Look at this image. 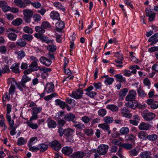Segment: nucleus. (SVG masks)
Returning <instances> with one entry per match:
<instances>
[{
	"mask_svg": "<svg viewBox=\"0 0 158 158\" xmlns=\"http://www.w3.org/2000/svg\"><path fill=\"white\" fill-rule=\"evenodd\" d=\"M23 31L25 33L29 34H32L33 32V30L31 28L28 26L25 27L23 28Z\"/></svg>",
	"mask_w": 158,
	"mask_h": 158,
	"instance_id": "obj_49",
	"label": "nucleus"
},
{
	"mask_svg": "<svg viewBox=\"0 0 158 158\" xmlns=\"http://www.w3.org/2000/svg\"><path fill=\"white\" fill-rule=\"evenodd\" d=\"M107 113L106 110L104 109H101L98 111V114L99 116L101 117H104Z\"/></svg>",
	"mask_w": 158,
	"mask_h": 158,
	"instance_id": "obj_45",
	"label": "nucleus"
},
{
	"mask_svg": "<svg viewBox=\"0 0 158 158\" xmlns=\"http://www.w3.org/2000/svg\"><path fill=\"white\" fill-rule=\"evenodd\" d=\"M84 153L82 151H77L74 152L70 157L71 158H82L84 156Z\"/></svg>",
	"mask_w": 158,
	"mask_h": 158,
	"instance_id": "obj_15",
	"label": "nucleus"
},
{
	"mask_svg": "<svg viewBox=\"0 0 158 158\" xmlns=\"http://www.w3.org/2000/svg\"><path fill=\"white\" fill-rule=\"evenodd\" d=\"M151 127V125L144 122L140 123L138 127L139 129L140 130H148L150 129Z\"/></svg>",
	"mask_w": 158,
	"mask_h": 158,
	"instance_id": "obj_14",
	"label": "nucleus"
},
{
	"mask_svg": "<svg viewBox=\"0 0 158 158\" xmlns=\"http://www.w3.org/2000/svg\"><path fill=\"white\" fill-rule=\"evenodd\" d=\"M67 102L72 107H74L76 105L75 101L71 98H66Z\"/></svg>",
	"mask_w": 158,
	"mask_h": 158,
	"instance_id": "obj_46",
	"label": "nucleus"
},
{
	"mask_svg": "<svg viewBox=\"0 0 158 158\" xmlns=\"http://www.w3.org/2000/svg\"><path fill=\"white\" fill-rule=\"evenodd\" d=\"M65 24L64 22L61 20H58L55 24L56 30L60 31H61L64 27Z\"/></svg>",
	"mask_w": 158,
	"mask_h": 158,
	"instance_id": "obj_13",
	"label": "nucleus"
},
{
	"mask_svg": "<svg viewBox=\"0 0 158 158\" xmlns=\"http://www.w3.org/2000/svg\"><path fill=\"white\" fill-rule=\"evenodd\" d=\"M143 117L144 119L147 121L149 122L152 120L155 117V114L148 112L147 110H144L143 112Z\"/></svg>",
	"mask_w": 158,
	"mask_h": 158,
	"instance_id": "obj_4",
	"label": "nucleus"
},
{
	"mask_svg": "<svg viewBox=\"0 0 158 158\" xmlns=\"http://www.w3.org/2000/svg\"><path fill=\"white\" fill-rule=\"evenodd\" d=\"M0 52L2 54H6L7 52L6 47L4 45H2L0 46Z\"/></svg>",
	"mask_w": 158,
	"mask_h": 158,
	"instance_id": "obj_61",
	"label": "nucleus"
},
{
	"mask_svg": "<svg viewBox=\"0 0 158 158\" xmlns=\"http://www.w3.org/2000/svg\"><path fill=\"white\" fill-rule=\"evenodd\" d=\"M32 121L30 120V118L29 120H28L26 122V123L27 126L33 129H37L38 127L37 124L36 123H33L31 121Z\"/></svg>",
	"mask_w": 158,
	"mask_h": 158,
	"instance_id": "obj_19",
	"label": "nucleus"
},
{
	"mask_svg": "<svg viewBox=\"0 0 158 158\" xmlns=\"http://www.w3.org/2000/svg\"><path fill=\"white\" fill-rule=\"evenodd\" d=\"M129 131V128L127 127H123L120 130L119 132L121 135H127Z\"/></svg>",
	"mask_w": 158,
	"mask_h": 158,
	"instance_id": "obj_39",
	"label": "nucleus"
},
{
	"mask_svg": "<svg viewBox=\"0 0 158 158\" xmlns=\"http://www.w3.org/2000/svg\"><path fill=\"white\" fill-rule=\"evenodd\" d=\"M6 119L9 123L10 128L14 127V121L13 120H11V116L10 115H6Z\"/></svg>",
	"mask_w": 158,
	"mask_h": 158,
	"instance_id": "obj_38",
	"label": "nucleus"
},
{
	"mask_svg": "<svg viewBox=\"0 0 158 158\" xmlns=\"http://www.w3.org/2000/svg\"><path fill=\"white\" fill-rule=\"evenodd\" d=\"M83 94V90L80 88L77 89L76 91H73L71 94L70 95V96L76 99H80L82 98V95Z\"/></svg>",
	"mask_w": 158,
	"mask_h": 158,
	"instance_id": "obj_6",
	"label": "nucleus"
},
{
	"mask_svg": "<svg viewBox=\"0 0 158 158\" xmlns=\"http://www.w3.org/2000/svg\"><path fill=\"white\" fill-rule=\"evenodd\" d=\"M81 119L85 124H88L92 119L87 116H84L81 117Z\"/></svg>",
	"mask_w": 158,
	"mask_h": 158,
	"instance_id": "obj_43",
	"label": "nucleus"
},
{
	"mask_svg": "<svg viewBox=\"0 0 158 158\" xmlns=\"http://www.w3.org/2000/svg\"><path fill=\"white\" fill-rule=\"evenodd\" d=\"M103 121L105 123L108 124L112 123L114 121V120L112 117L107 116L103 118Z\"/></svg>",
	"mask_w": 158,
	"mask_h": 158,
	"instance_id": "obj_32",
	"label": "nucleus"
},
{
	"mask_svg": "<svg viewBox=\"0 0 158 158\" xmlns=\"http://www.w3.org/2000/svg\"><path fill=\"white\" fill-rule=\"evenodd\" d=\"M50 16L52 19L57 20L58 21L60 19L59 14L56 11H52L50 14Z\"/></svg>",
	"mask_w": 158,
	"mask_h": 158,
	"instance_id": "obj_18",
	"label": "nucleus"
},
{
	"mask_svg": "<svg viewBox=\"0 0 158 158\" xmlns=\"http://www.w3.org/2000/svg\"><path fill=\"white\" fill-rule=\"evenodd\" d=\"M136 137L133 135L129 134L126 135L125 136V139L127 141H130L131 143H134Z\"/></svg>",
	"mask_w": 158,
	"mask_h": 158,
	"instance_id": "obj_16",
	"label": "nucleus"
},
{
	"mask_svg": "<svg viewBox=\"0 0 158 158\" xmlns=\"http://www.w3.org/2000/svg\"><path fill=\"white\" fill-rule=\"evenodd\" d=\"M31 80V78H30L27 75H24L23 76L21 80V81L25 84L28 81Z\"/></svg>",
	"mask_w": 158,
	"mask_h": 158,
	"instance_id": "obj_54",
	"label": "nucleus"
},
{
	"mask_svg": "<svg viewBox=\"0 0 158 158\" xmlns=\"http://www.w3.org/2000/svg\"><path fill=\"white\" fill-rule=\"evenodd\" d=\"M85 134L88 136H91L94 134L93 130L91 129H86L84 130Z\"/></svg>",
	"mask_w": 158,
	"mask_h": 158,
	"instance_id": "obj_51",
	"label": "nucleus"
},
{
	"mask_svg": "<svg viewBox=\"0 0 158 158\" xmlns=\"http://www.w3.org/2000/svg\"><path fill=\"white\" fill-rule=\"evenodd\" d=\"M147 104L150 106V108L152 110L156 109L158 108V102L154 101L153 99H149L146 102Z\"/></svg>",
	"mask_w": 158,
	"mask_h": 158,
	"instance_id": "obj_11",
	"label": "nucleus"
},
{
	"mask_svg": "<svg viewBox=\"0 0 158 158\" xmlns=\"http://www.w3.org/2000/svg\"><path fill=\"white\" fill-rule=\"evenodd\" d=\"M19 64L15 63L13 64L10 69L12 71L15 73H18L19 72Z\"/></svg>",
	"mask_w": 158,
	"mask_h": 158,
	"instance_id": "obj_22",
	"label": "nucleus"
},
{
	"mask_svg": "<svg viewBox=\"0 0 158 158\" xmlns=\"http://www.w3.org/2000/svg\"><path fill=\"white\" fill-rule=\"evenodd\" d=\"M115 56L117 57V60H115V61L117 63L122 64L123 58L122 55L120 54L119 52H117L115 54Z\"/></svg>",
	"mask_w": 158,
	"mask_h": 158,
	"instance_id": "obj_21",
	"label": "nucleus"
},
{
	"mask_svg": "<svg viewBox=\"0 0 158 158\" xmlns=\"http://www.w3.org/2000/svg\"><path fill=\"white\" fill-rule=\"evenodd\" d=\"M138 137L141 139H145L147 138V134L144 131H141L138 134Z\"/></svg>",
	"mask_w": 158,
	"mask_h": 158,
	"instance_id": "obj_34",
	"label": "nucleus"
},
{
	"mask_svg": "<svg viewBox=\"0 0 158 158\" xmlns=\"http://www.w3.org/2000/svg\"><path fill=\"white\" fill-rule=\"evenodd\" d=\"M17 45L21 47H24L25 46L27 42L23 39L20 38L16 42Z\"/></svg>",
	"mask_w": 158,
	"mask_h": 158,
	"instance_id": "obj_25",
	"label": "nucleus"
},
{
	"mask_svg": "<svg viewBox=\"0 0 158 158\" xmlns=\"http://www.w3.org/2000/svg\"><path fill=\"white\" fill-rule=\"evenodd\" d=\"M106 108L113 112H116L118 110V108L117 106L113 104L107 105Z\"/></svg>",
	"mask_w": 158,
	"mask_h": 158,
	"instance_id": "obj_28",
	"label": "nucleus"
},
{
	"mask_svg": "<svg viewBox=\"0 0 158 158\" xmlns=\"http://www.w3.org/2000/svg\"><path fill=\"white\" fill-rule=\"evenodd\" d=\"M33 18H34V21L33 22L34 23L35 22H38L40 21L42 19L41 16L38 14H35L33 16Z\"/></svg>",
	"mask_w": 158,
	"mask_h": 158,
	"instance_id": "obj_55",
	"label": "nucleus"
},
{
	"mask_svg": "<svg viewBox=\"0 0 158 158\" xmlns=\"http://www.w3.org/2000/svg\"><path fill=\"white\" fill-rule=\"evenodd\" d=\"M75 118V115L72 113H69L64 116V118L67 121H73V120Z\"/></svg>",
	"mask_w": 158,
	"mask_h": 158,
	"instance_id": "obj_26",
	"label": "nucleus"
},
{
	"mask_svg": "<svg viewBox=\"0 0 158 158\" xmlns=\"http://www.w3.org/2000/svg\"><path fill=\"white\" fill-rule=\"evenodd\" d=\"M58 120V125L60 127H63L66 123V121L63 119H60Z\"/></svg>",
	"mask_w": 158,
	"mask_h": 158,
	"instance_id": "obj_64",
	"label": "nucleus"
},
{
	"mask_svg": "<svg viewBox=\"0 0 158 158\" xmlns=\"http://www.w3.org/2000/svg\"><path fill=\"white\" fill-rule=\"evenodd\" d=\"M108 148L107 145H102L99 146L97 149L98 153L100 155H104L107 153Z\"/></svg>",
	"mask_w": 158,
	"mask_h": 158,
	"instance_id": "obj_10",
	"label": "nucleus"
},
{
	"mask_svg": "<svg viewBox=\"0 0 158 158\" xmlns=\"http://www.w3.org/2000/svg\"><path fill=\"white\" fill-rule=\"evenodd\" d=\"M121 146L127 150H130L132 148V144L129 143H123L121 145Z\"/></svg>",
	"mask_w": 158,
	"mask_h": 158,
	"instance_id": "obj_47",
	"label": "nucleus"
},
{
	"mask_svg": "<svg viewBox=\"0 0 158 158\" xmlns=\"http://www.w3.org/2000/svg\"><path fill=\"white\" fill-rule=\"evenodd\" d=\"M136 103L133 102H128L125 104V106L127 107H129L131 109H135L136 107Z\"/></svg>",
	"mask_w": 158,
	"mask_h": 158,
	"instance_id": "obj_36",
	"label": "nucleus"
},
{
	"mask_svg": "<svg viewBox=\"0 0 158 158\" xmlns=\"http://www.w3.org/2000/svg\"><path fill=\"white\" fill-rule=\"evenodd\" d=\"M27 141L25 140L24 138L23 137L19 138L17 140V144L18 146H21L25 144Z\"/></svg>",
	"mask_w": 158,
	"mask_h": 158,
	"instance_id": "obj_42",
	"label": "nucleus"
},
{
	"mask_svg": "<svg viewBox=\"0 0 158 158\" xmlns=\"http://www.w3.org/2000/svg\"><path fill=\"white\" fill-rule=\"evenodd\" d=\"M136 95V92L133 90H130L128 94L126 97V101H127L133 102V101L135 102V101Z\"/></svg>",
	"mask_w": 158,
	"mask_h": 158,
	"instance_id": "obj_8",
	"label": "nucleus"
},
{
	"mask_svg": "<svg viewBox=\"0 0 158 158\" xmlns=\"http://www.w3.org/2000/svg\"><path fill=\"white\" fill-rule=\"evenodd\" d=\"M114 77L118 79L120 82H125L126 81L125 78L123 77L122 75L116 74L114 76Z\"/></svg>",
	"mask_w": 158,
	"mask_h": 158,
	"instance_id": "obj_57",
	"label": "nucleus"
},
{
	"mask_svg": "<svg viewBox=\"0 0 158 158\" xmlns=\"http://www.w3.org/2000/svg\"><path fill=\"white\" fill-rule=\"evenodd\" d=\"M56 49V46L54 45H49L47 47V49L49 52H54Z\"/></svg>",
	"mask_w": 158,
	"mask_h": 158,
	"instance_id": "obj_52",
	"label": "nucleus"
},
{
	"mask_svg": "<svg viewBox=\"0 0 158 158\" xmlns=\"http://www.w3.org/2000/svg\"><path fill=\"white\" fill-rule=\"evenodd\" d=\"M22 37L24 40H26L28 42H31L33 38L32 35L26 34L23 35Z\"/></svg>",
	"mask_w": 158,
	"mask_h": 158,
	"instance_id": "obj_35",
	"label": "nucleus"
},
{
	"mask_svg": "<svg viewBox=\"0 0 158 158\" xmlns=\"http://www.w3.org/2000/svg\"><path fill=\"white\" fill-rule=\"evenodd\" d=\"M22 23V19L19 18L13 20L12 22V24L15 26H18L21 25Z\"/></svg>",
	"mask_w": 158,
	"mask_h": 158,
	"instance_id": "obj_31",
	"label": "nucleus"
},
{
	"mask_svg": "<svg viewBox=\"0 0 158 158\" xmlns=\"http://www.w3.org/2000/svg\"><path fill=\"white\" fill-rule=\"evenodd\" d=\"M7 31L8 32V37L9 39L12 41L15 40L17 35L14 32H15L17 33L18 32L17 31L14 29L12 28H10L7 30Z\"/></svg>",
	"mask_w": 158,
	"mask_h": 158,
	"instance_id": "obj_7",
	"label": "nucleus"
},
{
	"mask_svg": "<svg viewBox=\"0 0 158 158\" xmlns=\"http://www.w3.org/2000/svg\"><path fill=\"white\" fill-rule=\"evenodd\" d=\"M23 13L24 15L23 19L27 23H29L31 22V18L33 15L32 11L28 9H24L23 11Z\"/></svg>",
	"mask_w": 158,
	"mask_h": 158,
	"instance_id": "obj_1",
	"label": "nucleus"
},
{
	"mask_svg": "<svg viewBox=\"0 0 158 158\" xmlns=\"http://www.w3.org/2000/svg\"><path fill=\"white\" fill-rule=\"evenodd\" d=\"M64 112L63 111H60L56 115L55 118L56 120L61 119L62 118L64 117Z\"/></svg>",
	"mask_w": 158,
	"mask_h": 158,
	"instance_id": "obj_59",
	"label": "nucleus"
},
{
	"mask_svg": "<svg viewBox=\"0 0 158 158\" xmlns=\"http://www.w3.org/2000/svg\"><path fill=\"white\" fill-rule=\"evenodd\" d=\"M16 85H17L18 88L21 91L23 90V89H25L26 87L25 84L22 81L18 84L17 83Z\"/></svg>",
	"mask_w": 158,
	"mask_h": 158,
	"instance_id": "obj_53",
	"label": "nucleus"
},
{
	"mask_svg": "<svg viewBox=\"0 0 158 158\" xmlns=\"http://www.w3.org/2000/svg\"><path fill=\"white\" fill-rule=\"evenodd\" d=\"M62 151L63 153L66 155H69L72 152L73 149L70 147H65L62 148Z\"/></svg>",
	"mask_w": 158,
	"mask_h": 158,
	"instance_id": "obj_20",
	"label": "nucleus"
},
{
	"mask_svg": "<svg viewBox=\"0 0 158 158\" xmlns=\"http://www.w3.org/2000/svg\"><path fill=\"white\" fill-rule=\"evenodd\" d=\"M54 88V85L52 82L48 83L46 84L45 87V91L48 93L52 92Z\"/></svg>",
	"mask_w": 158,
	"mask_h": 158,
	"instance_id": "obj_17",
	"label": "nucleus"
},
{
	"mask_svg": "<svg viewBox=\"0 0 158 158\" xmlns=\"http://www.w3.org/2000/svg\"><path fill=\"white\" fill-rule=\"evenodd\" d=\"M158 138V136L155 134H152L148 135L147 136V139L150 140L154 141L157 139Z\"/></svg>",
	"mask_w": 158,
	"mask_h": 158,
	"instance_id": "obj_48",
	"label": "nucleus"
},
{
	"mask_svg": "<svg viewBox=\"0 0 158 158\" xmlns=\"http://www.w3.org/2000/svg\"><path fill=\"white\" fill-rule=\"evenodd\" d=\"M42 110V108L40 107H33L31 111L32 114L30 118V120H36L38 118V114Z\"/></svg>",
	"mask_w": 158,
	"mask_h": 158,
	"instance_id": "obj_3",
	"label": "nucleus"
},
{
	"mask_svg": "<svg viewBox=\"0 0 158 158\" xmlns=\"http://www.w3.org/2000/svg\"><path fill=\"white\" fill-rule=\"evenodd\" d=\"M54 6L58 9L62 10L63 11H64L65 9L64 6H63L61 4L58 2H55L53 3Z\"/></svg>",
	"mask_w": 158,
	"mask_h": 158,
	"instance_id": "obj_30",
	"label": "nucleus"
},
{
	"mask_svg": "<svg viewBox=\"0 0 158 158\" xmlns=\"http://www.w3.org/2000/svg\"><path fill=\"white\" fill-rule=\"evenodd\" d=\"M16 54L17 55V58L20 60L25 57L26 55L25 52L23 50L17 52Z\"/></svg>",
	"mask_w": 158,
	"mask_h": 158,
	"instance_id": "obj_40",
	"label": "nucleus"
},
{
	"mask_svg": "<svg viewBox=\"0 0 158 158\" xmlns=\"http://www.w3.org/2000/svg\"><path fill=\"white\" fill-rule=\"evenodd\" d=\"M138 93L139 95L141 97H144L146 96L147 94H146L144 91L142 90L141 89L139 88L137 90Z\"/></svg>",
	"mask_w": 158,
	"mask_h": 158,
	"instance_id": "obj_56",
	"label": "nucleus"
},
{
	"mask_svg": "<svg viewBox=\"0 0 158 158\" xmlns=\"http://www.w3.org/2000/svg\"><path fill=\"white\" fill-rule=\"evenodd\" d=\"M9 84H11V85L9 89V94L11 95V98H13L12 95L14 94L15 90V85H17V82L14 78L9 79L8 81Z\"/></svg>",
	"mask_w": 158,
	"mask_h": 158,
	"instance_id": "obj_5",
	"label": "nucleus"
},
{
	"mask_svg": "<svg viewBox=\"0 0 158 158\" xmlns=\"http://www.w3.org/2000/svg\"><path fill=\"white\" fill-rule=\"evenodd\" d=\"M15 5L22 8H24L29 6L31 2L30 0H14Z\"/></svg>",
	"mask_w": 158,
	"mask_h": 158,
	"instance_id": "obj_2",
	"label": "nucleus"
},
{
	"mask_svg": "<svg viewBox=\"0 0 158 158\" xmlns=\"http://www.w3.org/2000/svg\"><path fill=\"white\" fill-rule=\"evenodd\" d=\"M74 132L73 130L71 128L65 129L64 131V135L66 137H70Z\"/></svg>",
	"mask_w": 158,
	"mask_h": 158,
	"instance_id": "obj_23",
	"label": "nucleus"
},
{
	"mask_svg": "<svg viewBox=\"0 0 158 158\" xmlns=\"http://www.w3.org/2000/svg\"><path fill=\"white\" fill-rule=\"evenodd\" d=\"M49 145L52 149L55 151H58L61 148V144L56 140H54L50 143Z\"/></svg>",
	"mask_w": 158,
	"mask_h": 158,
	"instance_id": "obj_9",
	"label": "nucleus"
},
{
	"mask_svg": "<svg viewBox=\"0 0 158 158\" xmlns=\"http://www.w3.org/2000/svg\"><path fill=\"white\" fill-rule=\"evenodd\" d=\"M121 112L124 117L128 118H131L132 116V114L129 113V109L125 107L121 109Z\"/></svg>",
	"mask_w": 158,
	"mask_h": 158,
	"instance_id": "obj_12",
	"label": "nucleus"
},
{
	"mask_svg": "<svg viewBox=\"0 0 158 158\" xmlns=\"http://www.w3.org/2000/svg\"><path fill=\"white\" fill-rule=\"evenodd\" d=\"M38 141V138L36 137H34L31 138L28 143V145H33Z\"/></svg>",
	"mask_w": 158,
	"mask_h": 158,
	"instance_id": "obj_41",
	"label": "nucleus"
},
{
	"mask_svg": "<svg viewBox=\"0 0 158 158\" xmlns=\"http://www.w3.org/2000/svg\"><path fill=\"white\" fill-rule=\"evenodd\" d=\"M112 143L114 145L120 146H121V145L122 144L121 141L119 139H113L112 141Z\"/></svg>",
	"mask_w": 158,
	"mask_h": 158,
	"instance_id": "obj_62",
	"label": "nucleus"
},
{
	"mask_svg": "<svg viewBox=\"0 0 158 158\" xmlns=\"http://www.w3.org/2000/svg\"><path fill=\"white\" fill-rule=\"evenodd\" d=\"M33 145H28L29 149L30 151L32 152H36L39 150V147H37L35 146H32Z\"/></svg>",
	"mask_w": 158,
	"mask_h": 158,
	"instance_id": "obj_58",
	"label": "nucleus"
},
{
	"mask_svg": "<svg viewBox=\"0 0 158 158\" xmlns=\"http://www.w3.org/2000/svg\"><path fill=\"white\" fill-rule=\"evenodd\" d=\"M114 79L113 78L109 77H106L105 80V83L107 85H110L113 82Z\"/></svg>",
	"mask_w": 158,
	"mask_h": 158,
	"instance_id": "obj_44",
	"label": "nucleus"
},
{
	"mask_svg": "<svg viewBox=\"0 0 158 158\" xmlns=\"http://www.w3.org/2000/svg\"><path fill=\"white\" fill-rule=\"evenodd\" d=\"M35 31L41 34H43L45 32V30L42 27L39 26H36L35 27Z\"/></svg>",
	"mask_w": 158,
	"mask_h": 158,
	"instance_id": "obj_60",
	"label": "nucleus"
},
{
	"mask_svg": "<svg viewBox=\"0 0 158 158\" xmlns=\"http://www.w3.org/2000/svg\"><path fill=\"white\" fill-rule=\"evenodd\" d=\"M47 123L48 127L50 128H54L56 126V122L54 120H49L48 121Z\"/></svg>",
	"mask_w": 158,
	"mask_h": 158,
	"instance_id": "obj_33",
	"label": "nucleus"
},
{
	"mask_svg": "<svg viewBox=\"0 0 158 158\" xmlns=\"http://www.w3.org/2000/svg\"><path fill=\"white\" fill-rule=\"evenodd\" d=\"M56 105H59L62 109L64 108L65 106V103L64 102L61 101L60 99H58L55 101Z\"/></svg>",
	"mask_w": 158,
	"mask_h": 158,
	"instance_id": "obj_27",
	"label": "nucleus"
},
{
	"mask_svg": "<svg viewBox=\"0 0 158 158\" xmlns=\"http://www.w3.org/2000/svg\"><path fill=\"white\" fill-rule=\"evenodd\" d=\"M151 153L149 151H145L142 152L140 154V156L141 158H149L151 156Z\"/></svg>",
	"mask_w": 158,
	"mask_h": 158,
	"instance_id": "obj_29",
	"label": "nucleus"
},
{
	"mask_svg": "<svg viewBox=\"0 0 158 158\" xmlns=\"http://www.w3.org/2000/svg\"><path fill=\"white\" fill-rule=\"evenodd\" d=\"M128 92V89L127 88H124L121 90L119 92V98H123L125 96Z\"/></svg>",
	"mask_w": 158,
	"mask_h": 158,
	"instance_id": "obj_37",
	"label": "nucleus"
},
{
	"mask_svg": "<svg viewBox=\"0 0 158 158\" xmlns=\"http://www.w3.org/2000/svg\"><path fill=\"white\" fill-rule=\"evenodd\" d=\"M52 69L50 68H48L45 67H43L40 69V72H43V73H47L48 72H50L51 71Z\"/></svg>",
	"mask_w": 158,
	"mask_h": 158,
	"instance_id": "obj_63",
	"label": "nucleus"
},
{
	"mask_svg": "<svg viewBox=\"0 0 158 158\" xmlns=\"http://www.w3.org/2000/svg\"><path fill=\"white\" fill-rule=\"evenodd\" d=\"M98 127L102 128L104 130H106L110 129V127L108 124L105 123L103 124H100L98 125Z\"/></svg>",
	"mask_w": 158,
	"mask_h": 158,
	"instance_id": "obj_50",
	"label": "nucleus"
},
{
	"mask_svg": "<svg viewBox=\"0 0 158 158\" xmlns=\"http://www.w3.org/2000/svg\"><path fill=\"white\" fill-rule=\"evenodd\" d=\"M48 145L45 143H41L38 145L39 150L41 152H44L48 148Z\"/></svg>",
	"mask_w": 158,
	"mask_h": 158,
	"instance_id": "obj_24",
	"label": "nucleus"
}]
</instances>
